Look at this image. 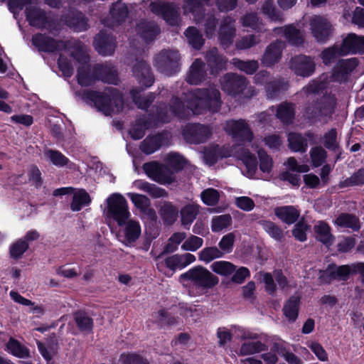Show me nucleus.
<instances>
[{
  "mask_svg": "<svg viewBox=\"0 0 364 364\" xmlns=\"http://www.w3.org/2000/svg\"><path fill=\"white\" fill-rule=\"evenodd\" d=\"M184 99L188 103L192 114L197 115L206 112H218L222 105L220 92L215 85L187 92Z\"/></svg>",
  "mask_w": 364,
  "mask_h": 364,
  "instance_id": "f257e3e1",
  "label": "nucleus"
},
{
  "mask_svg": "<svg viewBox=\"0 0 364 364\" xmlns=\"http://www.w3.org/2000/svg\"><path fill=\"white\" fill-rule=\"evenodd\" d=\"M83 98L93 103L94 106L105 115L119 112L124 105L122 95L114 87H106L103 92L86 91Z\"/></svg>",
  "mask_w": 364,
  "mask_h": 364,
  "instance_id": "f03ea898",
  "label": "nucleus"
},
{
  "mask_svg": "<svg viewBox=\"0 0 364 364\" xmlns=\"http://www.w3.org/2000/svg\"><path fill=\"white\" fill-rule=\"evenodd\" d=\"M222 90L227 95L236 97L251 98L257 95L255 87L248 79L235 73H227L220 78Z\"/></svg>",
  "mask_w": 364,
  "mask_h": 364,
  "instance_id": "7ed1b4c3",
  "label": "nucleus"
},
{
  "mask_svg": "<svg viewBox=\"0 0 364 364\" xmlns=\"http://www.w3.org/2000/svg\"><path fill=\"white\" fill-rule=\"evenodd\" d=\"M187 93H183L181 97L173 96L168 106L162 103L158 105L155 113L157 120L161 123H166L170 122L174 117L180 119H188L192 111L184 99Z\"/></svg>",
  "mask_w": 364,
  "mask_h": 364,
  "instance_id": "20e7f679",
  "label": "nucleus"
},
{
  "mask_svg": "<svg viewBox=\"0 0 364 364\" xmlns=\"http://www.w3.org/2000/svg\"><path fill=\"white\" fill-rule=\"evenodd\" d=\"M104 213L107 218L113 219L122 226L130 217L127 200L119 193H112L106 200Z\"/></svg>",
  "mask_w": 364,
  "mask_h": 364,
  "instance_id": "39448f33",
  "label": "nucleus"
},
{
  "mask_svg": "<svg viewBox=\"0 0 364 364\" xmlns=\"http://www.w3.org/2000/svg\"><path fill=\"white\" fill-rule=\"evenodd\" d=\"M183 281L190 282L193 286L202 289L213 288L219 282L218 278L206 268L196 266L180 276Z\"/></svg>",
  "mask_w": 364,
  "mask_h": 364,
  "instance_id": "423d86ee",
  "label": "nucleus"
},
{
  "mask_svg": "<svg viewBox=\"0 0 364 364\" xmlns=\"http://www.w3.org/2000/svg\"><path fill=\"white\" fill-rule=\"evenodd\" d=\"M181 56L177 50H163L154 58L156 70L166 76H171L180 70Z\"/></svg>",
  "mask_w": 364,
  "mask_h": 364,
  "instance_id": "0eeeda50",
  "label": "nucleus"
},
{
  "mask_svg": "<svg viewBox=\"0 0 364 364\" xmlns=\"http://www.w3.org/2000/svg\"><path fill=\"white\" fill-rule=\"evenodd\" d=\"M149 9L157 15L161 16L169 25L176 26L181 20L179 7L166 0L149 1Z\"/></svg>",
  "mask_w": 364,
  "mask_h": 364,
  "instance_id": "6e6552de",
  "label": "nucleus"
},
{
  "mask_svg": "<svg viewBox=\"0 0 364 364\" xmlns=\"http://www.w3.org/2000/svg\"><path fill=\"white\" fill-rule=\"evenodd\" d=\"M143 169L150 178L159 183L169 185L176 181L174 171L168 165L151 161L145 163Z\"/></svg>",
  "mask_w": 364,
  "mask_h": 364,
  "instance_id": "1a4fd4ad",
  "label": "nucleus"
},
{
  "mask_svg": "<svg viewBox=\"0 0 364 364\" xmlns=\"http://www.w3.org/2000/svg\"><path fill=\"white\" fill-rule=\"evenodd\" d=\"M224 129L237 141L251 142L254 137L250 125L243 119L227 120Z\"/></svg>",
  "mask_w": 364,
  "mask_h": 364,
  "instance_id": "9d476101",
  "label": "nucleus"
},
{
  "mask_svg": "<svg viewBox=\"0 0 364 364\" xmlns=\"http://www.w3.org/2000/svg\"><path fill=\"white\" fill-rule=\"evenodd\" d=\"M184 139L191 144L205 142L212 135L210 127L202 124H188L183 129Z\"/></svg>",
  "mask_w": 364,
  "mask_h": 364,
  "instance_id": "9b49d317",
  "label": "nucleus"
},
{
  "mask_svg": "<svg viewBox=\"0 0 364 364\" xmlns=\"http://www.w3.org/2000/svg\"><path fill=\"white\" fill-rule=\"evenodd\" d=\"M289 68L296 75L307 77L313 75L316 70L314 58L306 55H296L289 61Z\"/></svg>",
  "mask_w": 364,
  "mask_h": 364,
  "instance_id": "f8f14e48",
  "label": "nucleus"
},
{
  "mask_svg": "<svg viewBox=\"0 0 364 364\" xmlns=\"http://www.w3.org/2000/svg\"><path fill=\"white\" fill-rule=\"evenodd\" d=\"M310 31L317 42H326L331 35L332 26L331 23L322 16H313L309 20Z\"/></svg>",
  "mask_w": 364,
  "mask_h": 364,
  "instance_id": "ddd939ff",
  "label": "nucleus"
},
{
  "mask_svg": "<svg viewBox=\"0 0 364 364\" xmlns=\"http://www.w3.org/2000/svg\"><path fill=\"white\" fill-rule=\"evenodd\" d=\"M334 110V102L327 97H322L319 101L309 105L306 108V114L309 118L323 119L330 117Z\"/></svg>",
  "mask_w": 364,
  "mask_h": 364,
  "instance_id": "4468645a",
  "label": "nucleus"
},
{
  "mask_svg": "<svg viewBox=\"0 0 364 364\" xmlns=\"http://www.w3.org/2000/svg\"><path fill=\"white\" fill-rule=\"evenodd\" d=\"M236 36L235 20L230 16L223 18L219 25L218 38L224 48H229Z\"/></svg>",
  "mask_w": 364,
  "mask_h": 364,
  "instance_id": "2eb2a0df",
  "label": "nucleus"
},
{
  "mask_svg": "<svg viewBox=\"0 0 364 364\" xmlns=\"http://www.w3.org/2000/svg\"><path fill=\"white\" fill-rule=\"evenodd\" d=\"M133 75L139 83L146 87H151L154 82V76L150 65L143 59L136 58L132 66Z\"/></svg>",
  "mask_w": 364,
  "mask_h": 364,
  "instance_id": "dca6fc26",
  "label": "nucleus"
},
{
  "mask_svg": "<svg viewBox=\"0 0 364 364\" xmlns=\"http://www.w3.org/2000/svg\"><path fill=\"white\" fill-rule=\"evenodd\" d=\"M285 43L281 41L271 43L266 48L260 58L261 64L266 68H272L278 63L282 56Z\"/></svg>",
  "mask_w": 364,
  "mask_h": 364,
  "instance_id": "f3484780",
  "label": "nucleus"
},
{
  "mask_svg": "<svg viewBox=\"0 0 364 364\" xmlns=\"http://www.w3.org/2000/svg\"><path fill=\"white\" fill-rule=\"evenodd\" d=\"M94 47L102 55H111L116 48V40L106 31L102 30L94 39Z\"/></svg>",
  "mask_w": 364,
  "mask_h": 364,
  "instance_id": "a211bd4d",
  "label": "nucleus"
},
{
  "mask_svg": "<svg viewBox=\"0 0 364 364\" xmlns=\"http://www.w3.org/2000/svg\"><path fill=\"white\" fill-rule=\"evenodd\" d=\"M129 10L125 3L117 1L113 3L109 9L110 19H105L103 23L114 28L125 21L128 16Z\"/></svg>",
  "mask_w": 364,
  "mask_h": 364,
  "instance_id": "6ab92c4d",
  "label": "nucleus"
},
{
  "mask_svg": "<svg viewBox=\"0 0 364 364\" xmlns=\"http://www.w3.org/2000/svg\"><path fill=\"white\" fill-rule=\"evenodd\" d=\"M61 21L76 32L85 31L90 28L87 17L80 11H70L61 17Z\"/></svg>",
  "mask_w": 364,
  "mask_h": 364,
  "instance_id": "aec40b11",
  "label": "nucleus"
},
{
  "mask_svg": "<svg viewBox=\"0 0 364 364\" xmlns=\"http://www.w3.org/2000/svg\"><path fill=\"white\" fill-rule=\"evenodd\" d=\"M95 78L109 84L117 85L119 80L118 73L114 66L110 64H97L92 68Z\"/></svg>",
  "mask_w": 364,
  "mask_h": 364,
  "instance_id": "412c9836",
  "label": "nucleus"
},
{
  "mask_svg": "<svg viewBox=\"0 0 364 364\" xmlns=\"http://www.w3.org/2000/svg\"><path fill=\"white\" fill-rule=\"evenodd\" d=\"M32 43L39 51L50 53L63 50L65 41H57L45 34L38 33L33 36Z\"/></svg>",
  "mask_w": 364,
  "mask_h": 364,
  "instance_id": "4be33fe9",
  "label": "nucleus"
},
{
  "mask_svg": "<svg viewBox=\"0 0 364 364\" xmlns=\"http://www.w3.org/2000/svg\"><path fill=\"white\" fill-rule=\"evenodd\" d=\"M26 16L29 24L38 28H48V18L46 12L36 4H31L26 7Z\"/></svg>",
  "mask_w": 364,
  "mask_h": 364,
  "instance_id": "5701e85b",
  "label": "nucleus"
},
{
  "mask_svg": "<svg viewBox=\"0 0 364 364\" xmlns=\"http://www.w3.org/2000/svg\"><path fill=\"white\" fill-rule=\"evenodd\" d=\"M205 59L212 74H217L226 69L228 59L223 55L220 54L215 47L210 48L206 52Z\"/></svg>",
  "mask_w": 364,
  "mask_h": 364,
  "instance_id": "b1692460",
  "label": "nucleus"
},
{
  "mask_svg": "<svg viewBox=\"0 0 364 364\" xmlns=\"http://www.w3.org/2000/svg\"><path fill=\"white\" fill-rule=\"evenodd\" d=\"M159 122H160L157 120L156 114H150L148 119H137L129 131L132 138L136 140L141 139L146 129L157 126Z\"/></svg>",
  "mask_w": 364,
  "mask_h": 364,
  "instance_id": "393cba45",
  "label": "nucleus"
},
{
  "mask_svg": "<svg viewBox=\"0 0 364 364\" xmlns=\"http://www.w3.org/2000/svg\"><path fill=\"white\" fill-rule=\"evenodd\" d=\"M358 65V61L355 58L340 60L333 68V77L336 81H345L347 76L357 67Z\"/></svg>",
  "mask_w": 364,
  "mask_h": 364,
  "instance_id": "a878e982",
  "label": "nucleus"
},
{
  "mask_svg": "<svg viewBox=\"0 0 364 364\" xmlns=\"http://www.w3.org/2000/svg\"><path fill=\"white\" fill-rule=\"evenodd\" d=\"M289 87V81L282 77H273L264 87L265 96L267 99L277 98Z\"/></svg>",
  "mask_w": 364,
  "mask_h": 364,
  "instance_id": "bb28decb",
  "label": "nucleus"
},
{
  "mask_svg": "<svg viewBox=\"0 0 364 364\" xmlns=\"http://www.w3.org/2000/svg\"><path fill=\"white\" fill-rule=\"evenodd\" d=\"M63 50L70 52L71 56L80 63H86L89 56L86 46L80 41L71 39L65 41Z\"/></svg>",
  "mask_w": 364,
  "mask_h": 364,
  "instance_id": "cd10ccee",
  "label": "nucleus"
},
{
  "mask_svg": "<svg viewBox=\"0 0 364 364\" xmlns=\"http://www.w3.org/2000/svg\"><path fill=\"white\" fill-rule=\"evenodd\" d=\"M342 52L345 55L351 53H364V36H358L355 33H350L343 40Z\"/></svg>",
  "mask_w": 364,
  "mask_h": 364,
  "instance_id": "c85d7f7f",
  "label": "nucleus"
},
{
  "mask_svg": "<svg viewBox=\"0 0 364 364\" xmlns=\"http://www.w3.org/2000/svg\"><path fill=\"white\" fill-rule=\"evenodd\" d=\"M205 65L200 59H196L190 67L186 81L191 85H199L206 79Z\"/></svg>",
  "mask_w": 364,
  "mask_h": 364,
  "instance_id": "c756f323",
  "label": "nucleus"
},
{
  "mask_svg": "<svg viewBox=\"0 0 364 364\" xmlns=\"http://www.w3.org/2000/svg\"><path fill=\"white\" fill-rule=\"evenodd\" d=\"M210 0H183L182 9L184 14H191L193 21H198L202 13L206 11L205 6L210 5Z\"/></svg>",
  "mask_w": 364,
  "mask_h": 364,
  "instance_id": "7c9ffc66",
  "label": "nucleus"
},
{
  "mask_svg": "<svg viewBox=\"0 0 364 364\" xmlns=\"http://www.w3.org/2000/svg\"><path fill=\"white\" fill-rule=\"evenodd\" d=\"M193 21L198 24H203V31L207 38H211L215 36L216 28L218 25V18L213 11L207 13L203 11L200 19Z\"/></svg>",
  "mask_w": 364,
  "mask_h": 364,
  "instance_id": "2f4dec72",
  "label": "nucleus"
},
{
  "mask_svg": "<svg viewBox=\"0 0 364 364\" xmlns=\"http://www.w3.org/2000/svg\"><path fill=\"white\" fill-rule=\"evenodd\" d=\"M274 31L279 34L282 33L288 42L293 46H300L304 42V35L301 31L293 25L276 28Z\"/></svg>",
  "mask_w": 364,
  "mask_h": 364,
  "instance_id": "473e14b6",
  "label": "nucleus"
},
{
  "mask_svg": "<svg viewBox=\"0 0 364 364\" xmlns=\"http://www.w3.org/2000/svg\"><path fill=\"white\" fill-rule=\"evenodd\" d=\"M136 31L146 42H150L159 34L160 28L154 21H141L137 24Z\"/></svg>",
  "mask_w": 364,
  "mask_h": 364,
  "instance_id": "72a5a7b5",
  "label": "nucleus"
},
{
  "mask_svg": "<svg viewBox=\"0 0 364 364\" xmlns=\"http://www.w3.org/2000/svg\"><path fill=\"white\" fill-rule=\"evenodd\" d=\"M200 206L197 203L186 204L181 209V222L184 228L189 229L191 225L200 213Z\"/></svg>",
  "mask_w": 364,
  "mask_h": 364,
  "instance_id": "f704fd0d",
  "label": "nucleus"
},
{
  "mask_svg": "<svg viewBox=\"0 0 364 364\" xmlns=\"http://www.w3.org/2000/svg\"><path fill=\"white\" fill-rule=\"evenodd\" d=\"M196 260V257L191 253L183 255H174L165 259L166 266L171 270L181 269Z\"/></svg>",
  "mask_w": 364,
  "mask_h": 364,
  "instance_id": "c9c22d12",
  "label": "nucleus"
},
{
  "mask_svg": "<svg viewBox=\"0 0 364 364\" xmlns=\"http://www.w3.org/2000/svg\"><path fill=\"white\" fill-rule=\"evenodd\" d=\"M274 214L288 225L294 223L300 216V212L291 205L277 207L274 209Z\"/></svg>",
  "mask_w": 364,
  "mask_h": 364,
  "instance_id": "e433bc0d",
  "label": "nucleus"
},
{
  "mask_svg": "<svg viewBox=\"0 0 364 364\" xmlns=\"http://www.w3.org/2000/svg\"><path fill=\"white\" fill-rule=\"evenodd\" d=\"M316 238L326 246H330L333 244L334 237L331 233V228L329 225L323 221L318 222L314 226Z\"/></svg>",
  "mask_w": 364,
  "mask_h": 364,
  "instance_id": "4c0bfd02",
  "label": "nucleus"
},
{
  "mask_svg": "<svg viewBox=\"0 0 364 364\" xmlns=\"http://www.w3.org/2000/svg\"><path fill=\"white\" fill-rule=\"evenodd\" d=\"M240 22L243 27L250 28L259 32L265 31L262 19L257 12L246 13L240 18Z\"/></svg>",
  "mask_w": 364,
  "mask_h": 364,
  "instance_id": "58836bf2",
  "label": "nucleus"
},
{
  "mask_svg": "<svg viewBox=\"0 0 364 364\" xmlns=\"http://www.w3.org/2000/svg\"><path fill=\"white\" fill-rule=\"evenodd\" d=\"M134 186L138 189L147 193L151 197L154 198L168 197L167 191L164 188L158 187L155 184L139 180L134 182Z\"/></svg>",
  "mask_w": 364,
  "mask_h": 364,
  "instance_id": "ea45409f",
  "label": "nucleus"
},
{
  "mask_svg": "<svg viewBox=\"0 0 364 364\" xmlns=\"http://www.w3.org/2000/svg\"><path fill=\"white\" fill-rule=\"evenodd\" d=\"M124 225H125L124 242L127 245H131L139 237L141 234L140 225L138 222L129 219Z\"/></svg>",
  "mask_w": 364,
  "mask_h": 364,
  "instance_id": "a19ab883",
  "label": "nucleus"
},
{
  "mask_svg": "<svg viewBox=\"0 0 364 364\" xmlns=\"http://www.w3.org/2000/svg\"><path fill=\"white\" fill-rule=\"evenodd\" d=\"M73 316L76 325L81 332L90 333L92 331L94 321L86 312L78 311L74 314Z\"/></svg>",
  "mask_w": 364,
  "mask_h": 364,
  "instance_id": "79ce46f5",
  "label": "nucleus"
},
{
  "mask_svg": "<svg viewBox=\"0 0 364 364\" xmlns=\"http://www.w3.org/2000/svg\"><path fill=\"white\" fill-rule=\"evenodd\" d=\"M90 203L91 198L85 189L74 191L70 209L73 211H79L82 207L90 205Z\"/></svg>",
  "mask_w": 364,
  "mask_h": 364,
  "instance_id": "37998d69",
  "label": "nucleus"
},
{
  "mask_svg": "<svg viewBox=\"0 0 364 364\" xmlns=\"http://www.w3.org/2000/svg\"><path fill=\"white\" fill-rule=\"evenodd\" d=\"M159 213L166 224L171 225L178 218V210L171 202L164 201L160 205Z\"/></svg>",
  "mask_w": 364,
  "mask_h": 364,
  "instance_id": "c03bdc74",
  "label": "nucleus"
},
{
  "mask_svg": "<svg viewBox=\"0 0 364 364\" xmlns=\"http://www.w3.org/2000/svg\"><path fill=\"white\" fill-rule=\"evenodd\" d=\"M335 223L341 228H350L353 231H358L360 229L359 218L353 214L341 213L336 218Z\"/></svg>",
  "mask_w": 364,
  "mask_h": 364,
  "instance_id": "a18cd8bd",
  "label": "nucleus"
},
{
  "mask_svg": "<svg viewBox=\"0 0 364 364\" xmlns=\"http://www.w3.org/2000/svg\"><path fill=\"white\" fill-rule=\"evenodd\" d=\"M162 141L161 134L148 136L141 143L140 149L146 154H151L161 147Z\"/></svg>",
  "mask_w": 364,
  "mask_h": 364,
  "instance_id": "49530a36",
  "label": "nucleus"
},
{
  "mask_svg": "<svg viewBox=\"0 0 364 364\" xmlns=\"http://www.w3.org/2000/svg\"><path fill=\"white\" fill-rule=\"evenodd\" d=\"M299 298L292 296L287 301L283 307V312L286 318L291 322H294L298 316Z\"/></svg>",
  "mask_w": 364,
  "mask_h": 364,
  "instance_id": "de8ad7c7",
  "label": "nucleus"
},
{
  "mask_svg": "<svg viewBox=\"0 0 364 364\" xmlns=\"http://www.w3.org/2000/svg\"><path fill=\"white\" fill-rule=\"evenodd\" d=\"M289 147L291 150L305 152L308 147L307 139L301 134L289 133L288 135Z\"/></svg>",
  "mask_w": 364,
  "mask_h": 364,
  "instance_id": "09e8293b",
  "label": "nucleus"
},
{
  "mask_svg": "<svg viewBox=\"0 0 364 364\" xmlns=\"http://www.w3.org/2000/svg\"><path fill=\"white\" fill-rule=\"evenodd\" d=\"M231 63L236 68L247 75H253L259 67V63L256 60H242L235 58Z\"/></svg>",
  "mask_w": 364,
  "mask_h": 364,
  "instance_id": "8fccbe9b",
  "label": "nucleus"
},
{
  "mask_svg": "<svg viewBox=\"0 0 364 364\" xmlns=\"http://www.w3.org/2000/svg\"><path fill=\"white\" fill-rule=\"evenodd\" d=\"M294 105L291 102H283L279 105L277 111V117L284 123H290L294 117Z\"/></svg>",
  "mask_w": 364,
  "mask_h": 364,
  "instance_id": "3c124183",
  "label": "nucleus"
},
{
  "mask_svg": "<svg viewBox=\"0 0 364 364\" xmlns=\"http://www.w3.org/2000/svg\"><path fill=\"white\" fill-rule=\"evenodd\" d=\"M261 12L271 21L282 23L284 21L282 13L274 6L272 1H265L262 6Z\"/></svg>",
  "mask_w": 364,
  "mask_h": 364,
  "instance_id": "603ef678",
  "label": "nucleus"
},
{
  "mask_svg": "<svg viewBox=\"0 0 364 364\" xmlns=\"http://www.w3.org/2000/svg\"><path fill=\"white\" fill-rule=\"evenodd\" d=\"M267 350V346L261 341H247L242 344L239 354L249 355Z\"/></svg>",
  "mask_w": 364,
  "mask_h": 364,
  "instance_id": "864d4df0",
  "label": "nucleus"
},
{
  "mask_svg": "<svg viewBox=\"0 0 364 364\" xmlns=\"http://www.w3.org/2000/svg\"><path fill=\"white\" fill-rule=\"evenodd\" d=\"M259 223L272 238L277 241H282L284 238L283 230L274 223L270 220H260Z\"/></svg>",
  "mask_w": 364,
  "mask_h": 364,
  "instance_id": "5fc2aeb1",
  "label": "nucleus"
},
{
  "mask_svg": "<svg viewBox=\"0 0 364 364\" xmlns=\"http://www.w3.org/2000/svg\"><path fill=\"white\" fill-rule=\"evenodd\" d=\"M345 55V53L342 52V48L341 46L334 45L332 47H329L322 51L321 53V58H322L323 63L326 65H331L340 56Z\"/></svg>",
  "mask_w": 364,
  "mask_h": 364,
  "instance_id": "6e6d98bb",
  "label": "nucleus"
},
{
  "mask_svg": "<svg viewBox=\"0 0 364 364\" xmlns=\"http://www.w3.org/2000/svg\"><path fill=\"white\" fill-rule=\"evenodd\" d=\"M184 34L186 35L188 43L195 49L199 50L204 43V38L198 28L193 26L188 27Z\"/></svg>",
  "mask_w": 364,
  "mask_h": 364,
  "instance_id": "4d7b16f0",
  "label": "nucleus"
},
{
  "mask_svg": "<svg viewBox=\"0 0 364 364\" xmlns=\"http://www.w3.org/2000/svg\"><path fill=\"white\" fill-rule=\"evenodd\" d=\"M131 95L133 102L141 109H147L156 98V95L154 92H149L145 96H141L136 90L131 91Z\"/></svg>",
  "mask_w": 364,
  "mask_h": 364,
  "instance_id": "13d9d810",
  "label": "nucleus"
},
{
  "mask_svg": "<svg viewBox=\"0 0 364 364\" xmlns=\"http://www.w3.org/2000/svg\"><path fill=\"white\" fill-rule=\"evenodd\" d=\"M225 156L218 145L210 146L204 150L203 158L205 163L209 165L215 164L218 159Z\"/></svg>",
  "mask_w": 364,
  "mask_h": 364,
  "instance_id": "bf43d9fd",
  "label": "nucleus"
},
{
  "mask_svg": "<svg viewBox=\"0 0 364 364\" xmlns=\"http://www.w3.org/2000/svg\"><path fill=\"white\" fill-rule=\"evenodd\" d=\"M364 184V168H360L350 177L338 183L340 188L350 186H362Z\"/></svg>",
  "mask_w": 364,
  "mask_h": 364,
  "instance_id": "052dcab7",
  "label": "nucleus"
},
{
  "mask_svg": "<svg viewBox=\"0 0 364 364\" xmlns=\"http://www.w3.org/2000/svg\"><path fill=\"white\" fill-rule=\"evenodd\" d=\"M6 346L11 353L18 358H25L30 355L29 350L14 338H10Z\"/></svg>",
  "mask_w": 364,
  "mask_h": 364,
  "instance_id": "680f3d73",
  "label": "nucleus"
},
{
  "mask_svg": "<svg viewBox=\"0 0 364 364\" xmlns=\"http://www.w3.org/2000/svg\"><path fill=\"white\" fill-rule=\"evenodd\" d=\"M167 165L171 167L174 172L182 170L186 164V160L177 153H170L166 157Z\"/></svg>",
  "mask_w": 364,
  "mask_h": 364,
  "instance_id": "e2e57ef3",
  "label": "nucleus"
},
{
  "mask_svg": "<svg viewBox=\"0 0 364 364\" xmlns=\"http://www.w3.org/2000/svg\"><path fill=\"white\" fill-rule=\"evenodd\" d=\"M210 268L218 274L228 276L235 271L236 267L227 261H217L211 264Z\"/></svg>",
  "mask_w": 364,
  "mask_h": 364,
  "instance_id": "0e129e2a",
  "label": "nucleus"
},
{
  "mask_svg": "<svg viewBox=\"0 0 364 364\" xmlns=\"http://www.w3.org/2000/svg\"><path fill=\"white\" fill-rule=\"evenodd\" d=\"M231 223L232 217L230 214L215 216L211 220V230L215 232H220L230 225Z\"/></svg>",
  "mask_w": 364,
  "mask_h": 364,
  "instance_id": "69168bd1",
  "label": "nucleus"
},
{
  "mask_svg": "<svg viewBox=\"0 0 364 364\" xmlns=\"http://www.w3.org/2000/svg\"><path fill=\"white\" fill-rule=\"evenodd\" d=\"M260 41L259 36L255 34L246 35L236 42V46L240 50H245L257 46Z\"/></svg>",
  "mask_w": 364,
  "mask_h": 364,
  "instance_id": "338daca9",
  "label": "nucleus"
},
{
  "mask_svg": "<svg viewBox=\"0 0 364 364\" xmlns=\"http://www.w3.org/2000/svg\"><path fill=\"white\" fill-rule=\"evenodd\" d=\"M310 157L313 166L318 167L326 161L327 153L321 146H316L311 149Z\"/></svg>",
  "mask_w": 364,
  "mask_h": 364,
  "instance_id": "774afa93",
  "label": "nucleus"
}]
</instances>
